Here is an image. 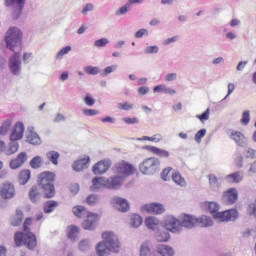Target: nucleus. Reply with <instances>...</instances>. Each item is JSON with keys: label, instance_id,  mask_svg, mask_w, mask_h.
Wrapping results in <instances>:
<instances>
[{"label": "nucleus", "instance_id": "a878e982", "mask_svg": "<svg viewBox=\"0 0 256 256\" xmlns=\"http://www.w3.org/2000/svg\"><path fill=\"white\" fill-rule=\"evenodd\" d=\"M156 251L160 256H175V249L169 245L160 244L157 246Z\"/></svg>", "mask_w": 256, "mask_h": 256}, {"label": "nucleus", "instance_id": "f8f14e48", "mask_svg": "<svg viewBox=\"0 0 256 256\" xmlns=\"http://www.w3.org/2000/svg\"><path fill=\"white\" fill-rule=\"evenodd\" d=\"M180 225L181 231H183V227H185V229H193V227H197V216L182 214L180 216Z\"/></svg>", "mask_w": 256, "mask_h": 256}, {"label": "nucleus", "instance_id": "c85d7f7f", "mask_svg": "<svg viewBox=\"0 0 256 256\" xmlns=\"http://www.w3.org/2000/svg\"><path fill=\"white\" fill-rule=\"evenodd\" d=\"M154 237L159 243H167V241L171 239V234H169L167 230L158 229L156 230Z\"/></svg>", "mask_w": 256, "mask_h": 256}, {"label": "nucleus", "instance_id": "cd10ccee", "mask_svg": "<svg viewBox=\"0 0 256 256\" xmlns=\"http://www.w3.org/2000/svg\"><path fill=\"white\" fill-rule=\"evenodd\" d=\"M102 187L107 189V178L99 177L92 180L91 191H100Z\"/></svg>", "mask_w": 256, "mask_h": 256}, {"label": "nucleus", "instance_id": "09e8293b", "mask_svg": "<svg viewBox=\"0 0 256 256\" xmlns=\"http://www.w3.org/2000/svg\"><path fill=\"white\" fill-rule=\"evenodd\" d=\"M84 71L87 75H99L101 70L97 66H86Z\"/></svg>", "mask_w": 256, "mask_h": 256}, {"label": "nucleus", "instance_id": "a211bd4d", "mask_svg": "<svg viewBox=\"0 0 256 256\" xmlns=\"http://www.w3.org/2000/svg\"><path fill=\"white\" fill-rule=\"evenodd\" d=\"M25 134V125L23 122H17L14 126L13 131L10 134V141H21Z\"/></svg>", "mask_w": 256, "mask_h": 256}, {"label": "nucleus", "instance_id": "79ce46f5", "mask_svg": "<svg viewBox=\"0 0 256 256\" xmlns=\"http://www.w3.org/2000/svg\"><path fill=\"white\" fill-rule=\"evenodd\" d=\"M79 251L85 252L91 249V240L89 239H82L78 244Z\"/></svg>", "mask_w": 256, "mask_h": 256}, {"label": "nucleus", "instance_id": "412c9836", "mask_svg": "<svg viewBox=\"0 0 256 256\" xmlns=\"http://www.w3.org/2000/svg\"><path fill=\"white\" fill-rule=\"evenodd\" d=\"M26 139L30 145H41V137L35 132V127L28 126L26 131Z\"/></svg>", "mask_w": 256, "mask_h": 256}, {"label": "nucleus", "instance_id": "bb28decb", "mask_svg": "<svg viewBox=\"0 0 256 256\" xmlns=\"http://www.w3.org/2000/svg\"><path fill=\"white\" fill-rule=\"evenodd\" d=\"M25 161H27V153L21 152L15 159L11 160L10 167L11 169H19Z\"/></svg>", "mask_w": 256, "mask_h": 256}, {"label": "nucleus", "instance_id": "a18cd8bd", "mask_svg": "<svg viewBox=\"0 0 256 256\" xmlns=\"http://www.w3.org/2000/svg\"><path fill=\"white\" fill-rule=\"evenodd\" d=\"M135 107V105H133V103L130 102H119L117 104V108L120 111H131V109H133Z\"/></svg>", "mask_w": 256, "mask_h": 256}, {"label": "nucleus", "instance_id": "ddd939ff", "mask_svg": "<svg viewBox=\"0 0 256 256\" xmlns=\"http://www.w3.org/2000/svg\"><path fill=\"white\" fill-rule=\"evenodd\" d=\"M99 221V216L94 213H89L84 220L82 227L86 231H95L97 229V222Z\"/></svg>", "mask_w": 256, "mask_h": 256}, {"label": "nucleus", "instance_id": "4c0bfd02", "mask_svg": "<svg viewBox=\"0 0 256 256\" xmlns=\"http://www.w3.org/2000/svg\"><path fill=\"white\" fill-rule=\"evenodd\" d=\"M172 180L180 187H187V181H185V178H183L179 172L172 173Z\"/></svg>", "mask_w": 256, "mask_h": 256}, {"label": "nucleus", "instance_id": "b1692460", "mask_svg": "<svg viewBox=\"0 0 256 256\" xmlns=\"http://www.w3.org/2000/svg\"><path fill=\"white\" fill-rule=\"evenodd\" d=\"M144 149H146V151H149L150 153H153V155H157L158 157H163L164 159H169L170 153L165 149L157 148L151 145L144 146Z\"/></svg>", "mask_w": 256, "mask_h": 256}, {"label": "nucleus", "instance_id": "0eeeda50", "mask_svg": "<svg viewBox=\"0 0 256 256\" xmlns=\"http://www.w3.org/2000/svg\"><path fill=\"white\" fill-rule=\"evenodd\" d=\"M161 162L159 158L151 157L145 159L140 165L139 169L143 173V175H155L157 171H159V167Z\"/></svg>", "mask_w": 256, "mask_h": 256}, {"label": "nucleus", "instance_id": "4be33fe9", "mask_svg": "<svg viewBox=\"0 0 256 256\" xmlns=\"http://www.w3.org/2000/svg\"><path fill=\"white\" fill-rule=\"evenodd\" d=\"M145 226L150 231H159L160 227L162 226L161 220L155 216H148L145 218Z\"/></svg>", "mask_w": 256, "mask_h": 256}, {"label": "nucleus", "instance_id": "5fc2aeb1", "mask_svg": "<svg viewBox=\"0 0 256 256\" xmlns=\"http://www.w3.org/2000/svg\"><path fill=\"white\" fill-rule=\"evenodd\" d=\"M87 205H97L99 203V196L97 194H91L86 198Z\"/></svg>", "mask_w": 256, "mask_h": 256}, {"label": "nucleus", "instance_id": "2eb2a0df", "mask_svg": "<svg viewBox=\"0 0 256 256\" xmlns=\"http://www.w3.org/2000/svg\"><path fill=\"white\" fill-rule=\"evenodd\" d=\"M111 205L114 207V209H117V211H120L121 213H127V211L130 209L129 201L121 197L112 198Z\"/></svg>", "mask_w": 256, "mask_h": 256}, {"label": "nucleus", "instance_id": "052dcab7", "mask_svg": "<svg viewBox=\"0 0 256 256\" xmlns=\"http://www.w3.org/2000/svg\"><path fill=\"white\" fill-rule=\"evenodd\" d=\"M178 77L179 75L176 72L168 73L165 75L164 81H166V83H171L177 81Z\"/></svg>", "mask_w": 256, "mask_h": 256}, {"label": "nucleus", "instance_id": "f3484780", "mask_svg": "<svg viewBox=\"0 0 256 256\" xmlns=\"http://www.w3.org/2000/svg\"><path fill=\"white\" fill-rule=\"evenodd\" d=\"M237 199H239V193L235 188H230L223 194L222 201L226 205H233L237 203Z\"/></svg>", "mask_w": 256, "mask_h": 256}, {"label": "nucleus", "instance_id": "bf43d9fd", "mask_svg": "<svg viewBox=\"0 0 256 256\" xmlns=\"http://www.w3.org/2000/svg\"><path fill=\"white\" fill-rule=\"evenodd\" d=\"M211 114V110L208 108L204 113L201 115H196V118L201 121V123H205V121H209V115Z\"/></svg>", "mask_w": 256, "mask_h": 256}, {"label": "nucleus", "instance_id": "20e7f679", "mask_svg": "<svg viewBox=\"0 0 256 256\" xmlns=\"http://www.w3.org/2000/svg\"><path fill=\"white\" fill-rule=\"evenodd\" d=\"M5 41L7 49L15 51L23 43V31L17 26H11L5 34Z\"/></svg>", "mask_w": 256, "mask_h": 256}, {"label": "nucleus", "instance_id": "c9c22d12", "mask_svg": "<svg viewBox=\"0 0 256 256\" xmlns=\"http://www.w3.org/2000/svg\"><path fill=\"white\" fill-rule=\"evenodd\" d=\"M31 179V170H22L19 174L18 181L20 185H26Z\"/></svg>", "mask_w": 256, "mask_h": 256}, {"label": "nucleus", "instance_id": "dca6fc26", "mask_svg": "<svg viewBox=\"0 0 256 256\" xmlns=\"http://www.w3.org/2000/svg\"><path fill=\"white\" fill-rule=\"evenodd\" d=\"M9 67L13 75H19L21 73V54L20 53L16 52L10 58Z\"/></svg>", "mask_w": 256, "mask_h": 256}, {"label": "nucleus", "instance_id": "f704fd0d", "mask_svg": "<svg viewBox=\"0 0 256 256\" xmlns=\"http://www.w3.org/2000/svg\"><path fill=\"white\" fill-rule=\"evenodd\" d=\"M29 198L32 201V203H37V201L41 199V193L39 192V187L32 186L29 192Z\"/></svg>", "mask_w": 256, "mask_h": 256}, {"label": "nucleus", "instance_id": "c03bdc74", "mask_svg": "<svg viewBox=\"0 0 256 256\" xmlns=\"http://www.w3.org/2000/svg\"><path fill=\"white\" fill-rule=\"evenodd\" d=\"M129 11H131V5L127 2L125 5L116 10V15L121 17V15H127Z\"/></svg>", "mask_w": 256, "mask_h": 256}, {"label": "nucleus", "instance_id": "1a4fd4ad", "mask_svg": "<svg viewBox=\"0 0 256 256\" xmlns=\"http://www.w3.org/2000/svg\"><path fill=\"white\" fill-rule=\"evenodd\" d=\"M26 0H4L5 7L11 9V17L13 21H17L23 13Z\"/></svg>", "mask_w": 256, "mask_h": 256}, {"label": "nucleus", "instance_id": "864d4df0", "mask_svg": "<svg viewBox=\"0 0 256 256\" xmlns=\"http://www.w3.org/2000/svg\"><path fill=\"white\" fill-rule=\"evenodd\" d=\"M71 46H66L64 48H62L61 50H59V52L56 55V59L61 60L63 59V57H65V55L69 54L71 51Z\"/></svg>", "mask_w": 256, "mask_h": 256}, {"label": "nucleus", "instance_id": "4d7b16f0", "mask_svg": "<svg viewBox=\"0 0 256 256\" xmlns=\"http://www.w3.org/2000/svg\"><path fill=\"white\" fill-rule=\"evenodd\" d=\"M91 11H95V5L93 3H87L81 10L82 15H88Z\"/></svg>", "mask_w": 256, "mask_h": 256}, {"label": "nucleus", "instance_id": "6e6d98bb", "mask_svg": "<svg viewBox=\"0 0 256 256\" xmlns=\"http://www.w3.org/2000/svg\"><path fill=\"white\" fill-rule=\"evenodd\" d=\"M115 71H117V65L107 66L102 72V77H107L108 75H111V73H115Z\"/></svg>", "mask_w": 256, "mask_h": 256}, {"label": "nucleus", "instance_id": "49530a36", "mask_svg": "<svg viewBox=\"0 0 256 256\" xmlns=\"http://www.w3.org/2000/svg\"><path fill=\"white\" fill-rule=\"evenodd\" d=\"M42 163H43V158H41V156H35L30 161V167H32V169H39V167H41Z\"/></svg>", "mask_w": 256, "mask_h": 256}, {"label": "nucleus", "instance_id": "f257e3e1", "mask_svg": "<svg viewBox=\"0 0 256 256\" xmlns=\"http://www.w3.org/2000/svg\"><path fill=\"white\" fill-rule=\"evenodd\" d=\"M97 256H110L111 253L121 251V241L114 232L106 231L102 233V241L98 242L95 247Z\"/></svg>", "mask_w": 256, "mask_h": 256}, {"label": "nucleus", "instance_id": "69168bd1", "mask_svg": "<svg viewBox=\"0 0 256 256\" xmlns=\"http://www.w3.org/2000/svg\"><path fill=\"white\" fill-rule=\"evenodd\" d=\"M83 115L86 117H94V115H99V110L95 109H84L82 110Z\"/></svg>", "mask_w": 256, "mask_h": 256}, {"label": "nucleus", "instance_id": "13d9d810", "mask_svg": "<svg viewBox=\"0 0 256 256\" xmlns=\"http://www.w3.org/2000/svg\"><path fill=\"white\" fill-rule=\"evenodd\" d=\"M2 131V135H7L9 133V129H11V120H6L3 122L2 126H0Z\"/></svg>", "mask_w": 256, "mask_h": 256}, {"label": "nucleus", "instance_id": "e2e57ef3", "mask_svg": "<svg viewBox=\"0 0 256 256\" xmlns=\"http://www.w3.org/2000/svg\"><path fill=\"white\" fill-rule=\"evenodd\" d=\"M149 35V30L145 29V28H142L140 30H138L135 34H134V37L136 39H141L143 37H148Z\"/></svg>", "mask_w": 256, "mask_h": 256}, {"label": "nucleus", "instance_id": "774afa93", "mask_svg": "<svg viewBox=\"0 0 256 256\" xmlns=\"http://www.w3.org/2000/svg\"><path fill=\"white\" fill-rule=\"evenodd\" d=\"M84 103L88 107H93V105H95V100L93 99V97H91V95L88 94L84 97Z\"/></svg>", "mask_w": 256, "mask_h": 256}, {"label": "nucleus", "instance_id": "338daca9", "mask_svg": "<svg viewBox=\"0 0 256 256\" xmlns=\"http://www.w3.org/2000/svg\"><path fill=\"white\" fill-rule=\"evenodd\" d=\"M167 86L165 84H159L153 88V93H165Z\"/></svg>", "mask_w": 256, "mask_h": 256}, {"label": "nucleus", "instance_id": "c756f323", "mask_svg": "<svg viewBox=\"0 0 256 256\" xmlns=\"http://www.w3.org/2000/svg\"><path fill=\"white\" fill-rule=\"evenodd\" d=\"M196 225H199V227H213V219L207 215L196 217Z\"/></svg>", "mask_w": 256, "mask_h": 256}, {"label": "nucleus", "instance_id": "9d476101", "mask_svg": "<svg viewBox=\"0 0 256 256\" xmlns=\"http://www.w3.org/2000/svg\"><path fill=\"white\" fill-rule=\"evenodd\" d=\"M141 210L150 215H163L165 213V206L161 203H149L143 205Z\"/></svg>", "mask_w": 256, "mask_h": 256}, {"label": "nucleus", "instance_id": "f03ea898", "mask_svg": "<svg viewBox=\"0 0 256 256\" xmlns=\"http://www.w3.org/2000/svg\"><path fill=\"white\" fill-rule=\"evenodd\" d=\"M201 208L206 213H210L218 223H229V221H235L239 217V212L236 209L219 212L221 206L217 202H203Z\"/></svg>", "mask_w": 256, "mask_h": 256}, {"label": "nucleus", "instance_id": "9b49d317", "mask_svg": "<svg viewBox=\"0 0 256 256\" xmlns=\"http://www.w3.org/2000/svg\"><path fill=\"white\" fill-rule=\"evenodd\" d=\"M106 183L107 189L117 191V189H121V187H123L125 180L119 174H114L113 176L106 178Z\"/></svg>", "mask_w": 256, "mask_h": 256}, {"label": "nucleus", "instance_id": "393cba45", "mask_svg": "<svg viewBox=\"0 0 256 256\" xmlns=\"http://www.w3.org/2000/svg\"><path fill=\"white\" fill-rule=\"evenodd\" d=\"M244 178H245V175L243 174V172L236 171V172L226 175L225 181H227V183L239 184V183H241V181H243Z\"/></svg>", "mask_w": 256, "mask_h": 256}, {"label": "nucleus", "instance_id": "aec40b11", "mask_svg": "<svg viewBox=\"0 0 256 256\" xmlns=\"http://www.w3.org/2000/svg\"><path fill=\"white\" fill-rule=\"evenodd\" d=\"M110 167V160H101L93 166V173L94 175H103L109 171Z\"/></svg>", "mask_w": 256, "mask_h": 256}, {"label": "nucleus", "instance_id": "4468645a", "mask_svg": "<svg viewBox=\"0 0 256 256\" xmlns=\"http://www.w3.org/2000/svg\"><path fill=\"white\" fill-rule=\"evenodd\" d=\"M0 197L2 199H13L15 197V186L9 182L3 183L0 186Z\"/></svg>", "mask_w": 256, "mask_h": 256}, {"label": "nucleus", "instance_id": "39448f33", "mask_svg": "<svg viewBox=\"0 0 256 256\" xmlns=\"http://www.w3.org/2000/svg\"><path fill=\"white\" fill-rule=\"evenodd\" d=\"M55 173L53 172H43L39 175V185L44 191V197L46 199H51L55 197Z\"/></svg>", "mask_w": 256, "mask_h": 256}, {"label": "nucleus", "instance_id": "a19ab883", "mask_svg": "<svg viewBox=\"0 0 256 256\" xmlns=\"http://www.w3.org/2000/svg\"><path fill=\"white\" fill-rule=\"evenodd\" d=\"M21 223H23V212L16 210V215L11 218V225H13V227H19Z\"/></svg>", "mask_w": 256, "mask_h": 256}, {"label": "nucleus", "instance_id": "2f4dec72", "mask_svg": "<svg viewBox=\"0 0 256 256\" xmlns=\"http://www.w3.org/2000/svg\"><path fill=\"white\" fill-rule=\"evenodd\" d=\"M67 235L70 241H77L79 239V227L69 226L67 228Z\"/></svg>", "mask_w": 256, "mask_h": 256}, {"label": "nucleus", "instance_id": "603ef678", "mask_svg": "<svg viewBox=\"0 0 256 256\" xmlns=\"http://www.w3.org/2000/svg\"><path fill=\"white\" fill-rule=\"evenodd\" d=\"M251 121V112L249 110H246L242 113V118L240 120V123L243 125H249Z\"/></svg>", "mask_w": 256, "mask_h": 256}, {"label": "nucleus", "instance_id": "6e6552de", "mask_svg": "<svg viewBox=\"0 0 256 256\" xmlns=\"http://www.w3.org/2000/svg\"><path fill=\"white\" fill-rule=\"evenodd\" d=\"M162 227L166 229V231L174 233L175 235H179V233H182L181 220L180 218H176L173 215L164 216L162 221Z\"/></svg>", "mask_w": 256, "mask_h": 256}, {"label": "nucleus", "instance_id": "0e129e2a", "mask_svg": "<svg viewBox=\"0 0 256 256\" xmlns=\"http://www.w3.org/2000/svg\"><path fill=\"white\" fill-rule=\"evenodd\" d=\"M123 122L126 123V125H137L139 123V118L137 117H125L123 118Z\"/></svg>", "mask_w": 256, "mask_h": 256}, {"label": "nucleus", "instance_id": "37998d69", "mask_svg": "<svg viewBox=\"0 0 256 256\" xmlns=\"http://www.w3.org/2000/svg\"><path fill=\"white\" fill-rule=\"evenodd\" d=\"M209 185L213 191H217L220 187L219 180L215 175H209Z\"/></svg>", "mask_w": 256, "mask_h": 256}, {"label": "nucleus", "instance_id": "6ab92c4d", "mask_svg": "<svg viewBox=\"0 0 256 256\" xmlns=\"http://www.w3.org/2000/svg\"><path fill=\"white\" fill-rule=\"evenodd\" d=\"M229 137L238 147H245L247 145V137L241 131L231 130Z\"/></svg>", "mask_w": 256, "mask_h": 256}, {"label": "nucleus", "instance_id": "680f3d73", "mask_svg": "<svg viewBox=\"0 0 256 256\" xmlns=\"http://www.w3.org/2000/svg\"><path fill=\"white\" fill-rule=\"evenodd\" d=\"M207 135V129H200L196 134H195V141L196 143H201L203 140V137Z\"/></svg>", "mask_w": 256, "mask_h": 256}, {"label": "nucleus", "instance_id": "de8ad7c7", "mask_svg": "<svg viewBox=\"0 0 256 256\" xmlns=\"http://www.w3.org/2000/svg\"><path fill=\"white\" fill-rule=\"evenodd\" d=\"M244 157L246 159H256V150L251 147H246L244 149Z\"/></svg>", "mask_w": 256, "mask_h": 256}, {"label": "nucleus", "instance_id": "7c9ffc66", "mask_svg": "<svg viewBox=\"0 0 256 256\" xmlns=\"http://www.w3.org/2000/svg\"><path fill=\"white\" fill-rule=\"evenodd\" d=\"M17 151H19V142H17V140H10L9 146H5L4 154L15 155Z\"/></svg>", "mask_w": 256, "mask_h": 256}, {"label": "nucleus", "instance_id": "7ed1b4c3", "mask_svg": "<svg viewBox=\"0 0 256 256\" xmlns=\"http://www.w3.org/2000/svg\"><path fill=\"white\" fill-rule=\"evenodd\" d=\"M31 223H33V218H26L23 232L15 233L14 241L16 247H21L22 245H26L28 249L37 247V237L33 232L29 231V225H31Z\"/></svg>", "mask_w": 256, "mask_h": 256}, {"label": "nucleus", "instance_id": "ea45409f", "mask_svg": "<svg viewBox=\"0 0 256 256\" xmlns=\"http://www.w3.org/2000/svg\"><path fill=\"white\" fill-rule=\"evenodd\" d=\"M72 211H73L75 217H79V218H81V217H87L88 214L90 213V212L87 211V209H86L85 207H83V206H75V207H73Z\"/></svg>", "mask_w": 256, "mask_h": 256}, {"label": "nucleus", "instance_id": "8fccbe9b", "mask_svg": "<svg viewBox=\"0 0 256 256\" xmlns=\"http://www.w3.org/2000/svg\"><path fill=\"white\" fill-rule=\"evenodd\" d=\"M109 45V39L107 38H100L96 41H94L93 46L96 47L97 49H101V47H107Z\"/></svg>", "mask_w": 256, "mask_h": 256}, {"label": "nucleus", "instance_id": "e433bc0d", "mask_svg": "<svg viewBox=\"0 0 256 256\" xmlns=\"http://www.w3.org/2000/svg\"><path fill=\"white\" fill-rule=\"evenodd\" d=\"M57 207H59V202L49 200L44 204V213H53Z\"/></svg>", "mask_w": 256, "mask_h": 256}, {"label": "nucleus", "instance_id": "3c124183", "mask_svg": "<svg viewBox=\"0 0 256 256\" xmlns=\"http://www.w3.org/2000/svg\"><path fill=\"white\" fill-rule=\"evenodd\" d=\"M145 55H155L159 53V46L153 45V46H146L144 48Z\"/></svg>", "mask_w": 256, "mask_h": 256}, {"label": "nucleus", "instance_id": "5701e85b", "mask_svg": "<svg viewBox=\"0 0 256 256\" xmlns=\"http://www.w3.org/2000/svg\"><path fill=\"white\" fill-rule=\"evenodd\" d=\"M90 163H91V158H89V156H86L84 158H80L76 160L73 163L72 168L74 171H77V172L85 171V169L89 168Z\"/></svg>", "mask_w": 256, "mask_h": 256}, {"label": "nucleus", "instance_id": "423d86ee", "mask_svg": "<svg viewBox=\"0 0 256 256\" xmlns=\"http://www.w3.org/2000/svg\"><path fill=\"white\" fill-rule=\"evenodd\" d=\"M114 175H119L122 179L126 180L127 177H131V175H135L137 169L133 164L122 160L116 163L112 169Z\"/></svg>", "mask_w": 256, "mask_h": 256}, {"label": "nucleus", "instance_id": "72a5a7b5", "mask_svg": "<svg viewBox=\"0 0 256 256\" xmlns=\"http://www.w3.org/2000/svg\"><path fill=\"white\" fill-rule=\"evenodd\" d=\"M140 256H153V252H151V243L150 242L145 241L141 244Z\"/></svg>", "mask_w": 256, "mask_h": 256}, {"label": "nucleus", "instance_id": "58836bf2", "mask_svg": "<svg viewBox=\"0 0 256 256\" xmlns=\"http://www.w3.org/2000/svg\"><path fill=\"white\" fill-rule=\"evenodd\" d=\"M46 157L53 165H59V157H61V154L57 151H49L46 153Z\"/></svg>", "mask_w": 256, "mask_h": 256}, {"label": "nucleus", "instance_id": "473e14b6", "mask_svg": "<svg viewBox=\"0 0 256 256\" xmlns=\"http://www.w3.org/2000/svg\"><path fill=\"white\" fill-rule=\"evenodd\" d=\"M130 227L137 229V227H141L143 224V218L138 214H131L130 215Z\"/></svg>", "mask_w": 256, "mask_h": 256}]
</instances>
